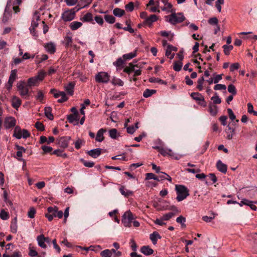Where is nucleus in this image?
<instances>
[{"mask_svg":"<svg viewBox=\"0 0 257 257\" xmlns=\"http://www.w3.org/2000/svg\"><path fill=\"white\" fill-rule=\"evenodd\" d=\"M165 18L167 21L173 25L181 23L185 20V17L182 13H175L174 11L171 15L166 16Z\"/></svg>","mask_w":257,"mask_h":257,"instance_id":"1","label":"nucleus"},{"mask_svg":"<svg viewBox=\"0 0 257 257\" xmlns=\"http://www.w3.org/2000/svg\"><path fill=\"white\" fill-rule=\"evenodd\" d=\"M175 190L177 195L176 199L178 202L184 200L189 195L187 188L183 185H176Z\"/></svg>","mask_w":257,"mask_h":257,"instance_id":"2","label":"nucleus"},{"mask_svg":"<svg viewBox=\"0 0 257 257\" xmlns=\"http://www.w3.org/2000/svg\"><path fill=\"white\" fill-rule=\"evenodd\" d=\"M30 133L27 130H22L19 126H16L14 129L13 137L17 139H27L30 137Z\"/></svg>","mask_w":257,"mask_h":257,"instance_id":"3","label":"nucleus"},{"mask_svg":"<svg viewBox=\"0 0 257 257\" xmlns=\"http://www.w3.org/2000/svg\"><path fill=\"white\" fill-rule=\"evenodd\" d=\"M135 217L130 210L124 212L122 216L121 222L125 227H130Z\"/></svg>","mask_w":257,"mask_h":257,"instance_id":"4","label":"nucleus"},{"mask_svg":"<svg viewBox=\"0 0 257 257\" xmlns=\"http://www.w3.org/2000/svg\"><path fill=\"white\" fill-rule=\"evenodd\" d=\"M110 76L108 73L101 71L97 73L95 77L96 82L100 83H107L110 80Z\"/></svg>","mask_w":257,"mask_h":257,"instance_id":"5","label":"nucleus"},{"mask_svg":"<svg viewBox=\"0 0 257 257\" xmlns=\"http://www.w3.org/2000/svg\"><path fill=\"white\" fill-rule=\"evenodd\" d=\"M78 9L76 11L74 9L65 11L62 15V19L65 22L71 21L73 20L76 16V12L79 10Z\"/></svg>","mask_w":257,"mask_h":257,"instance_id":"6","label":"nucleus"},{"mask_svg":"<svg viewBox=\"0 0 257 257\" xmlns=\"http://www.w3.org/2000/svg\"><path fill=\"white\" fill-rule=\"evenodd\" d=\"M191 97L195 100L197 104L203 107H206V102L204 100V96L198 92H192L190 94Z\"/></svg>","mask_w":257,"mask_h":257,"instance_id":"7","label":"nucleus"},{"mask_svg":"<svg viewBox=\"0 0 257 257\" xmlns=\"http://www.w3.org/2000/svg\"><path fill=\"white\" fill-rule=\"evenodd\" d=\"M50 92L54 95V96L56 98L61 97V98L58 100V101L60 103L66 101L68 99L66 95L65 92L63 91H58L55 89H52L50 90Z\"/></svg>","mask_w":257,"mask_h":257,"instance_id":"8","label":"nucleus"},{"mask_svg":"<svg viewBox=\"0 0 257 257\" xmlns=\"http://www.w3.org/2000/svg\"><path fill=\"white\" fill-rule=\"evenodd\" d=\"M17 88L20 92V95L26 97L29 95V88L26 85V83L24 81H19L17 83Z\"/></svg>","mask_w":257,"mask_h":257,"instance_id":"9","label":"nucleus"},{"mask_svg":"<svg viewBox=\"0 0 257 257\" xmlns=\"http://www.w3.org/2000/svg\"><path fill=\"white\" fill-rule=\"evenodd\" d=\"M159 152L163 156H169L176 160H178L180 158V156L173 153L170 149L164 148L163 146Z\"/></svg>","mask_w":257,"mask_h":257,"instance_id":"10","label":"nucleus"},{"mask_svg":"<svg viewBox=\"0 0 257 257\" xmlns=\"http://www.w3.org/2000/svg\"><path fill=\"white\" fill-rule=\"evenodd\" d=\"M16 120L13 117H6L4 121V126L6 129H9L15 126Z\"/></svg>","mask_w":257,"mask_h":257,"instance_id":"11","label":"nucleus"},{"mask_svg":"<svg viewBox=\"0 0 257 257\" xmlns=\"http://www.w3.org/2000/svg\"><path fill=\"white\" fill-rule=\"evenodd\" d=\"M48 211L49 213H52L54 217H58L59 218H61L63 215V211H58V207L56 206L48 207Z\"/></svg>","mask_w":257,"mask_h":257,"instance_id":"12","label":"nucleus"},{"mask_svg":"<svg viewBox=\"0 0 257 257\" xmlns=\"http://www.w3.org/2000/svg\"><path fill=\"white\" fill-rule=\"evenodd\" d=\"M17 78V70L16 69L12 70L11 71V74L9 77L8 84L9 85V89L11 88L14 81Z\"/></svg>","mask_w":257,"mask_h":257,"instance_id":"13","label":"nucleus"},{"mask_svg":"<svg viewBox=\"0 0 257 257\" xmlns=\"http://www.w3.org/2000/svg\"><path fill=\"white\" fill-rule=\"evenodd\" d=\"M44 47L47 52L50 54H54L56 52V45L54 43L50 42L46 43Z\"/></svg>","mask_w":257,"mask_h":257,"instance_id":"14","label":"nucleus"},{"mask_svg":"<svg viewBox=\"0 0 257 257\" xmlns=\"http://www.w3.org/2000/svg\"><path fill=\"white\" fill-rule=\"evenodd\" d=\"M71 140L70 137H63L60 138L59 141V145L60 147L66 148L68 146L69 141Z\"/></svg>","mask_w":257,"mask_h":257,"instance_id":"15","label":"nucleus"},{"mask_svg":"<svg viewBox=\"0 0 257 257\" xmlns=\"http://www.w3.org/2000/svg\"><path fill=\"white\" fill-rule=\"evenodd\" d=\"M158 18L155 15H152L150 17L146 18L144 22V24L148 25L149 27H151L152 23L157 21Z\"/></svg>","mask_w":257,"mask_h":257,"instance_id":"16","label":"nucleus"},{"mask_svg":"<svg viewBox=\"0 0 257 257\" xmlns=\"http://www.w3.org/2000/svg\"><path fill=\"white\" fill-rule=\"evenodd\" d=\"M75 83L74 82H70L64 86L65 91L68 94L72 95L74 93V88Z\"/></svg>","mask_w":257,"mask_h":257,"instance_id":"17","label":"nucleus"},{"mask_svg":"<svg viewBox=\"0 0 257 257\" xmlns=\"http://www.w3.org/2000/svg\"><path fill=\"white\" fill-rule=\"evenodd\" d=\"M101 149L97 148L88 151L87 154L92 158H96L101 154Z\"/></svg>","mask_w":257,"mask_h":257,"instance_id":"18","label":"nucleus"},{"mask_svg":"<svg viewBox=\"0 0 257 257\" xmlns=\"http://www.w3.org/2000/svg\"><path fill=\"white\" fill-rule=\"evenodd\" d=\"M162 2L164 5V6L163 8H162V10L163 11H167L168 13H172L173 10L172 9V4L169 3L168 2V0H162Z\"/></svg>","mask_w":257,"mask_h":257,"instance_id":"19","label":"nucleus"},{"mask_svg":"<svg viewBox=\"0 0 257 257\" xmlns=\"http://www.w3.org/2000/svg\"><path fill=\"white\" fill-rule=\"evenodd\" d=\"M142 253L146 255H150L153 253L154 250L148 245L143 246L140 249Z\"/></svg>","mask_w":257,"mask_h":257,"instance_id":"20","label":"nucleus"},{"mask_svg":"<svg viewBox=\"0 0 257 257\" xmlns=\"http://www.w3.org/2000/svg\"><path fill=\"white\" fill-rule=\"evenodd\" d=\"M208 111L212 116H215L218 112L217 106L210 102L208 105Z\"/></svg>","mask_w":257,"mask_h":257,"instance_id":"21","label":"nucleus"},{"mask_svg":"<svg viewBox=\"0 0 257 257\" xmlns=\"http://www.w3.org/2000/svg\"><path fill=\"white\" fill-rule=\"evenodd\" d=\"M12 0H8L7 5L6 8L5 12L4 14V16L2 19V21L4 23H6L10 17V14L7 12V10L9 9V7L10 6L11 2Z\"/></svg>","mask_w":257,"mask_h":257,"instance_id":"22","label":"nucleus"},{"mask_svg":"<svg viewBox=\"0 0 257 257\" xmlns=\"http://www.w3.org/2000/svg\"><path fill=\"white\" fill-rule=\"evenodd\" d=\"M216 167L219 171L223 173H226L227 171V166L223 164L220 160L217 161Z\"/></svg>","mask_w":257,"mask_h":257,"instance_id":"23","label":"nucleus"},{"mask_svg":"<svg viewBox=\"0 0 257 257\" xmlns=\"http://www.w3.org/2000/svg\"><path fill=\"white\" fill-rule=\"evenodd\" d=\"M37 241L39 246L43 248H46L47 245L45 243L44 240V235L43 234L40 235L37 237Z\"/></svg>","mask_w":257,"mask_h":257,"instance_id":"24","label":"nucleus"},{"mask_svg":"<svg viewBox=\"0 0 257 257\" xmlns=\"http://www.w3.org/2000/svg\"><path fill=\"white\" fill-rule=\"evenodd\" d=\"M161 238V235L156 231L153 232L150 235V239L154 245L157 243L158 239H160Z\"/></svg>","mask_w":257,"mask_h":257,"instance_id":"25","label":"nucleus"},{"mask_svg":"<svg viewBox=\"0 0 257 257\" xmlns=\"http://www.w3.org/2000/svg\"><path fill=\"white\" fill-rule=\"evenodd\" d=\"M16 148L18 150L17 152V156L19 158L18 160L19 161H24L22 157L23 154L26 152V149L23 147L19 145H16Z\"/></svg>","mask_w":257,"mask_h":257,"instance_id":"26","label":"nucleus"},{"mask_svg":"<svg viewBox=\"0 0 257 257\" xmlns=\"http://www.w3.org/2000/svg\"><path fill=\"white\" fill-rule=\"evenodd\" d=\"M135 67L138 68V65L130 63L128 64V66L124 68L123 71L128 74H130L131 73L134 71Z\"/></svg>","mask_w":257,"mask_h":257,"instance_id":"27","label":"nucleus"},{"mask_svg":"<svg viewBox=\"0 0 257 257\" xmlns=\"http://www.w3.org/2000/svg\"><path fill=\"white\" fill-rule=\"evenodd\" d=\"M105 132V130L103 128L100 129L96 134L95 140L98 142H101L104 140L103 134Z\"/></svg>","mask_w":257,"mask_h":257,"instance_id":"28","label":"nucleus"},{"mask_svg":"<svg viewBox=\"0 0 257 257\" xmlns=\"http://www.w3.org/2000/svg\"><path fill=\"white\" fill-rule=\"evenodd\" d=\"M11 231L13 233H16L17 232L18 225H17V218L15 217L11 221Z\"/></svg>","mask_w":257,"mask_h":257,"instance_id":"29","label":"nucleus"},{"mask_svg":"<svg viewBox=\"0 0 257 257\" xmlns=\"http://www.w3.org/2000/svg\"><path fill=\"white\" fill-rule=\"evenodd\" d=\"M82 26V23L80 22L74 21L71 22L69 27L72 31H75L80 28Z\"/></svg>","mask_w":257,"mask_h":257,"instance_id":"30","label":"nucleus"},{"mask_svg":"<svg viewBox=\"0 0 257 257\" xmlns=\"http://www.w3.org/2000/svg\"><path fill=\"white\" fill-rule=\"evenodd\" d=\"M44 110L46 116L50 120H53L54 116L52 113V108L50 106L45 107Z\"/></svg>","mask_w":257,"mask_h":257,"instance_id":"31","label":"nucleus"},{"mask_svg":"<svg viewBox=\"0 0 257 257\" xmlns=\"http://www.w3.org/2000/svg\"><path fill=\"white\" fill-rule=\"evenodd\" d=\"M40 20V17L38 13H35L33 16V20L32 22L31 27L35 29L38 25V21Z\"/></svg>","mask_w":257,"mask_h":257,"instance_id":"32","label":"nucleus"},{"mask_svg":"<svg viewBox=\"0 0 257 257\" xmlns=\"http://www.w3.org/2000/svg\"><path fill=\"white\" fill-rule=\"evenodd\" d=\"M12 102L13 106L15 108H18L21 105V99L17 96L12 98Z\"/></svg>","mask_w":257,"mask_h":257,"instance_id":"33","label":"nucleus"},{"mask_svg":"<svg viewBox=\"0 0 257 257\" xmlns=\"http://www.w3.org/2000/svg\"><path fill=\"white\" fill-rule=\"evenodd\" d=\"M72 43V38L71 36H66L64 37L62 43L66 48L70 46Z\"/></svg>","mask_w":257,"mask_h":257,"instance_id":"34","label":"nucleus"},{"mask_svg":"<svg viewBox=\"0 0 257 257\" xmlns=\"http://www.w3.org/2000/svg\"><path fill=\"white\" fill-rule=\"evenodd\" d=\"M29 255L31 256L34 257L38 255V253L36 250V247L30 244L29 246Z\"/></svg>","mask_w":257,"mask_h":257,"instance_id":"35","label":"nucleus"},{"mask_svg":"<svg viewBox=\"0 0 257 257\" xmlns=\"http://www.w3.org/2000/svg\"><path fill=\"white\" fill-rule=\"evenodd\" d=\"M39 82L35 77H31L28 80V85L30 87L35 86L38 85Z\"/></svg>","mask_w":257,"mask_h":257,"instance_id":"36","label":"nucleus"},{"mask_svg":"<svg viewBox=\"0 0 257 257\" xmlns=\"http://www.w3.org/2000/svg\"><path fill=\"white\" fill-rule=\"evenodd\" d=\"M67 119L69 122L74 123V121H78L79 119V114H70L68 115Z\"/></svg>","mask_w":257,"mask_h":257,"instance_id":"37","label":"nucleus"},{"mask_svg":"<svg viewBox=\"0 0 257 257\" xmlns=\"http://www.w3.org/2000/svg\"><path fill=\"white\" fill-rule=\"evenodd\" d=\"M124 11L119 8H115L113 10V14L116 17H121L124 14Z\"/></svg>","mask_w":257,"mask_h":257,"instance_id":"38","label":"nucleus"},{"mask_svg":"<svg viewBox=\"0 0 257 257\" xmlns=\"http://www.w3.org/2000/svg\"><path fill=\"white\" fill-rule=\"evenodd\" d=\"M83 22H89L93 20V16L91 13H88L83 18L80 19Z\"/></svg>","mask_w":257,"mask_h":257,"instance_id":"39","label":"nucleus"},{"mask_svg":"<svg viewBox=\"0 0 257 257\" xmlns=\"http://www.w3.org/2000/svg\"><path fill=\"white\" fill-rule=\"evenodd\" d=\"M111 83L114 85H118L119 86H122L124 82L120 79L116 77H113L111 81Z\"/></svg>","mask_w":257,"mask_h":257,"instance_id":"40","label":"nucleus"},{"mask_svg":"<svg viewBox=\"0 0 257 257\" xmlns=\"http://www.w3.org/2000/svg\"><path fill=\"white\" fill-rule=\"evenodd\" d=\"M119 191L121 194L125 197H128L133 193L132 191L125 189L123 186L120 188Z\"/></svg>","mask_w":257,"mask_h":257,"instance_id":"41","label":"nucleus"},{"mask_svg":"<svg viewBox=\"0 0 257 257\" xmlns=\"http://www.w3.org/2000/svg\"><path fill=\"white\" fill-rule=\"evenodd\" d=\"M223 49V52L225 55H228L230 53V52L233 49V46L232 45H224L222 46Z\"/></svg>","mask_w":257,"mask_h":257,"instance_id":"42","label":"nucleus"},{"mask_svg":"<svg viewBox=\"0 0 257 257\" xmlns=\"http://www.w3.org/2000/svg\"><path fill=\"white\" fill-rule=\"evenodd\" d=\"M156 91L154 89H146L143 93V96L145 98L151 96L153 94L155 93Z\"/></svg>","mask_w":257,"mask_h":257,"instance_id":"43","label":"nucleus"},{"mask_svg":"<svg viewBox=\"0 0 257 257\" xmlns=\"http://www.w3.org/2000/svg\"><path fill=\"white\" fill-rule=\"evenodd\" d=\"M146 180L153 179V180H156L158 181H160L159 177L152 173H148L146 174Z\"/></svg>","mask_w":257,"mask_h":257,"instance_id":"44","label":"nucleus"},{"mask_svg":"<svg viewBox=\"0 0 257 257\" xmlns=\"http://www.w3.org/2000/svg\"><path fill=\"white\" fill-rule=\"evenodd\" d=\"M104 19L106 22L109 24H113L115 21V18L112 15H106L104 16Z\"/></svg>","mask_w":257,"mask_h":257,"instance_id":"45","label":"nucleus"},{"mask_svg":"<svg viewBox=\"0 0 257 257\" xmlns=\"http://www.w3.org/2000/svg\"><path fill=\"white\" fill-rule=\"evenodd\" d=\"M234 130L232 128L230 127H228L227 130L226 131V133H227V139L228 140L232 139L233 134H234Z\"/></svg>","mask_w":257,"mask_h":257,"instance_id":"46","label":"nucleus"},{"mask_svg":"<svg viewBox=\"0 0 257 257\" xmlns=\"http://www.w3.org/2000/svg\"><path fill=\"white\" fill-rule=\"evenodd\" d=\"M101 257H111V251L110 249H106L100 252Z\"/></svg>","mask_w":257,"mask_h":257,"instance_id":"47","label":"nucleus"},{"mask_svg":"<svg viewBox=\"0 0 257 257\" xmlns=\"http://www.w3.org/2000/svg\"><path fill=\"white\" fill-rule=\"evenodd\" d=\"M46 76V73L43 70H41L40 72H39L38 75L36 76H35L37 80L40 82L42 81L45 78Z\"/></svg>","mask_w":257,"mask_h":257,"instance_id":"48","label":"nucleus"},{"mask_svg":"<svg viewBox=\"0 0 257 257\" xmlns=\"http://www.w3.org/2000/svg\"><path fill=\"white\" fill-rule=\"evenodd\" d=\"M136 56V52H131L123 55V58L125 60H130L134 58Z\"/></svg>","mask_w":257,"mask_h":257,"instance_id":"49","label":"nucleus"},{"mask_svg":"<svg viewBox=\"0 0 257 257\" xmlns=\"http://www.w3.org/2000/svg\"><path fill=\"white\" fill-rule=\"evenodd\" d=\"M211 100L213 101V104H220L221 102V99L217 95V93H215L214 96H212L211 98Z\"/></svg>","mask_w":257,"mask_h":257,"instance_id":"50","label":"nucleus"},{"mask_svg":"<svg viewBox=\"0 0 257 257\" xmlns=\"http://www.w3.org/2000/svg\"><path fill=\"white\" fill-rule=\"evenodd\" d=\"M204 81L203 77H202L198 79L197 85L196 88L199 90L201 91L203 89V84Z\"/></svg>","mask_w":257,"mask_h":257,"instance_id":"51","label":"nucleus"},{"mask_svg":"<svg viewBox=\"0 0 257 257\" xmlns=\"http://www.w3.org/2000/svg\"><path fill=\"white\" fill-rule=\"evenodd\" d=\"M36 99L41 102H43V101L44 98V94L41 90H39L38 91L37 94L36 96Z\"/></svg>","mask_w":257,"mask_h":257,"instance_id":"52","label":"nucleus"},{"mask_svg":"<svg viewBox=\"0 0 257 257\" xmlns=\"http://www.w3.org/2000/svg\"><path fill=\"white\" fill-rule=\"evenodd\" d=\"M182 67V63L181 62H175L174 63L173 69L176 71H179Z\"/></svg>","mask_w":257,"mask_h":257,"instance_id":"53","label":"nucleus"},{"mask_svg":"<svg viewBox=\"0 0 257 257\" xmlns=\"http://www.w3.org/2000/svg\"><path fill=\"white\" fill-rule=\"evenodd\" d=\"M80 161L83 164L84 166L88 168H92L94 165V163L93 162L86 161L84 160L83 159H81Z\"/></svg>","mask_w":257,"mask_h":257,"instance_id":"54","label":"nucleus"},{"mask_svg":"<svg viewBox=\"0 0 257 257\" xmlns=\"http://www.w3.org/2000/svg\"><path fill=\"white\" fill-rule=\"evenodd\" d=\"M0 217L3 220H7L9 218V214L8 212L4 210H1L0 212Z\"/></svg>","mask_w":257,"mask_h":257,"instance_id":"55","label":"nucleus"},{"mask_svg":"<svg viewBox=\"0 0 257 257\" xmlns=\"http://www.w3.org/2000/svg\"><path fill=\"white\" fill-rule=\"evenodd\" d=\"M247 111L249 113H253L255 116H257V111L253 110V105L250 103H247Z\"/></svg>","mask_w":257,"mask_h":257,"instance_id":"56","label":"nucleus"},{"mask_svg":"<svg viewBox=\"0 0 257 257\" xmlns=\"http://www.w3.org/2000/svg\"><path fill=\"white\" fill-rule=\"evenodd\" d=\"M109 137L112 139H116L117 137V131L115 128H112L109 131Z\"/></svg>","mask_w":257,"mask_h":257,"instance_id":"57","label":"nucleus"},{"mask_svg":"<svg viewBox=\"0 0 257 257\" xmlns=\"http://www.w3.org/2000/svg\"><path fill=\"white\" fill-rule=\"evenodd\" d=\"M224 4V0H217L215 2V7L219 12L221 11V5Z\"/></svg>","mask_w":257,"mask_h":257,"instance_id":"58","label":"nucleus"},{"mask_svg":"<svg viewBox=\"0 0 257 257\" xmlns=\"http://www.w3.org/2000/svg\"><path fill=\"white\" fill-rule=\"evenodd\" d=\"M117 249L112 248L110 249L111 251V254L112 257H120L121 255V252L117 251Z\"/></svg>","mask_w":257,"mask_h":257,"instance_id":"59","label":"nucleus"},{"mask_svg":"<svg viewBox=\"0 0 257 257\" xmlns=\"http://www.w3.org/2000/svg\"><path fill=\"white\" fill-rule=\"evenodd\" d=\"M186 221V219L182 216H179L176 219V222L178 223L181 224L182 226H185V222Z\"/></svg>","mask_w":257,"mask_h":257,"instance_id":"60","label":"nucleus"},{"mask_svg":"<svg viewBox=\"0 0 257 257\" xmlns=\"http://www.w3.org/2000/svg\"><path fill=\"white\" fill-rule=\"evenodd\" d=\"M41 148L45 154L51 153L53 150V148L51 147L45 145L42 146Z\"/></svg>","mask_w":257,"mask_h":257,"instance_id":"61","label":"nucleus"},{"mask_svg":"<svg viewBox=\"0 0 257 257\" xmlns=\"http://www.w3.org/2000/svg\"><path fill=\"white\" fill-rule=\"evenodd\" d=\"M174 215V213L173 212H169L168 213H166L164 215H163L161 218L163 219V220H169L171 217H172Z\"/></svg>","mask_w":257,"mask_h":257,"instance_id":"62","label":"nucleus"},{"mask_svg":"<svg viewBox=\"0 0 257 257\" xmlns=\"http://www.w3.org/2000/svg\"><path fill=\"white\" fill-rule=\"evenodd\" d=\"M228 91L229 92L232 93V95H235L236 93V90L235 86L233 84H229L228 86Z\"/></svg>","mask_w":257,"mask_h":257,"instance_id":"63","label":"nucleus"},{"mask_svg":"<svg viewBox=\"0 0 257 257\" xmlns=\"http://www.w3.org/2000/svg\"><path fill=\"white\" fill-rule=\"evenodd\" d=\"M125 9L128 12H132L134 9V3L133 2H130L125 5Z\"/></svg>","mask_w":257,"mask_h":257,"instance_id":"64","label":"nucleus"}]
</instances>
